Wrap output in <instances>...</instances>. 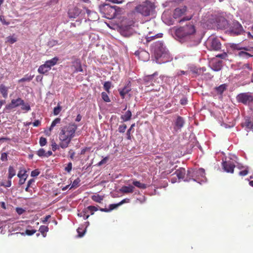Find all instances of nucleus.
Wrapping results in <instances>:
<instances>
[{
    "label": "nucleus",
    "mask_w": 253,
    "mask_h": 253,
    "mask_svg": "<svg viewBox=\"0 0 253 253\" xmlns=\"http://www.w3.org/2000/svg\"><path fill=\"white\" fill-rule=\"evenodd\" d=\"M26 171L25 170H20L17 174V176L18 177H21V176H23V177H25V175H27L26 173Z\"/></svg>",
    "instance_id": "obj_58"
},
{
    "label": "nucleus",
    "mask_w": 253,
    "mask_h": 253,
    "mask_svg": "<svg viewBox=\"0 0 253 253\" xmlns=\"http://www.w3.org/2000/svg\"><path fill=\"white\" fill-rule=\"evenodd\" d=\"M227 56V54L226 53L219 54L216 55V57H219L222 59L225 58Z\"/></svg>",
    "instance_id": "obj_63"
},
{
    "label": "nucleus",
    "mask_w": 253,
    "mask_h": 253,
    "mask_svg": "<svg viewBox=\"0 0 253 253\" xmlns=\"http://www.w3.org/2000/svg\"><path fill=\"white\" fill-rule=\"evenodd\" d=\"M184 121L182 117L178 116L175 122V126L176 129H180L184 126Z\"/></svg>",
    "instance_id": "obj_21"
},
{
    "label": "nucleus",
    "mask_w": 253,
    "mask_h": 253,
    "mask_svg": "<svg viewBox=\"0 0 253 253\" xmlns=\"http://www.w3.org/2000/svg\"><path fill=\"white\" fill-rule=\"evenodd\" d=\"M101 96L102 99L106 102H109L111 101L110 98L109 97L108 94L105 92H102L101 93Z\"/></svg>",
    "instance_id": "obj_40"
},
{
    "label": "nucleus",
    "mask_w": 253,
    "mask_h": 253,
    "mask_svg": "<svg viewBox=\"0 0 253 253\" xmlns=\"http://www.w3.org/2000/svg\"><path fill=\"white\" fill-rule=\"evenodd\" d=\"M91 199L95 202L101 203L104 199V196L98 194L93 195L91 196Z\"/></svg>",
    "instance_id": "obj_26"
},
{
    "label": "nucleus",
    "mask_w": 253,
    "mask_h": 253,
    "mask_svg": "<svg viewBox=\"0 0 253 253\" xmlns=\"http://www.w3.org/2000/svg\"><path fill=\"white\" fill-rule=\"evenodd\" d=\"M248 172H249L248 168H247L245 169L240 171L239 172V174L240 175L243 176H245V175H247Z\"/></svg>",
    "instance_id": "obj_54"
},
{
    "label": "nucleus",
    "mask_w": 253,
    "mask_h": 253,
    "mask_svg": "<svg viewBox=\"0 0 253 253\" xmlns=\"http://www.w3.org/2000/svg\"><path fill=\"white\" fill-rule=\"evenodd\" d=\"M132 114L130 110H127L124 115H122L121 119L124 122H126L130 120Z\"/></svg>",
    "instance_id": "obj_24"
},
{
    "label": "nucleus",
    "mask_w": 253,
    "mask_h": 253,
    "mask_svg": "<svg viewBox=\"0 0 253 253\" xmlns=\"http://www.w3.org/2000/svg\"><path fill=\"white\" fill-rule=\"evenodd\" d=\"M82 10L78 7L75 6L69 9L68 14L69 18H75L81 14Z\"/></svg>",
    "instance_id": "obj_12"
},
{
    "label": "nucleus",
    "mask_w": 253,
    "mask_h": 253,
    "mask_svg": "<svg viewBox=\"0 0 253 253\" xmlns=\"http://www.w3.org/2000/svg\"><path fill=\"white\" fill-rule=\"evenodd\" d=\"M61 119L59 118H57L54 119L51 123V126L49 127V131H50L53 128L57 125L60 123Z\"/></svg>",
    "instance_id": "obj_33"
},
{
    "label": "nucleus",
    "mask_w": 253,
    "mask_h": 253,
    "mask_svg": "<svg viewBox=\"0 0 253 253\" xmlns=\"http://www.w3.org/2000/svg\"><path fill=\"white\" fill-rule=\"evenodd\" d=\"M199 176H201L202 177H205V170L203 169H199L197 170H194L193 169L188 170L184 181H188L191 179H193L194 181H196L197 180L194 178V177Z\"/></svg>",
    "instance_id": "obj_6"
},
{
    "label": "nucleus",
    "mask_w": 253,
    "mask_h": 253,
    "mask_svg": "<svg viewBox=\"0 0 253 253\" xmlns=\"http://www.w3.org/2000/svg\"><path fill=\"white\" fill-rule=\"evenodd\" d=\"M99 10L105 18L109 19L115 18L118 15L120 14L122 11L121 8L116 5L111 6L109 4L100 5Z\"/></svg>",
    "instance_id": "obj_3"
},
{
    "label": "nucleus",
    "mask_w": 253,
    "mask_h": 253,
    "mask_svg": "<svg viewBox=\"0 0 253 253\" xmlns=\"http://www.w3.org/2000/svg\"><path fill=\"white\" fill-rule=\"evenodd\" d=\"M48 71H49V70L46 67L45 64L41 65L38 70V72L42 74H44Z\"/></svg>",
    "instance_id": "obj_28"
},
{
    "label": "nucleus",
    "mask_w": 253,
    "mask_h": 253,
    "mask_svg": "<svg viewBox=\"0 0 253 253\" xmlns=\"http://www.w3.org/2000/svg\"><path fill=\"white\" fill-rule=\"evenodd\" d=\"M17 41L16 38L13 36H9L6 38V42H8L11 44H13Z\"/></svg>",
    "instance_id": "obj_39"
},
{
    "label": "nucleus",
    "mask_w": 253,
    "mask_h": 253,
    "mask_svg": "<svg viewBox=\"0 0 253 253\" xmlns=\"http://www.w3.org/2000/svg\"><path fill=\"white\" fill-rule=\"evenodd\" d=\"M126 127V125L125 124L120 125L118 128V131L121 133H124L125 132Z\"/></svg>",
    "instance_id": "obj_49"
},
{
    "label": "nucleus",
    "mask_w": 253,
    "mask_h": 253,
    "mask_svg": "<svg viewBox=\"0 0 253 253\" xmlns=\"http://www.w3.org/2000/svg\"><path fill=\"white\" fill-rule=\"evenodd\" d=\"M154 3L149 0H146L142 3L135 7L134 12L140 14L143 16H148L155 10Z\"/></svg>",
    "instance_id": "obj_5"
},
{
    "label": "nucleus",
    "mask_w": 253,
    "mask_h": 253,
    "mask_svg": "<svg viewBox=\"0 0 253 253\" xmlns=\"http://www.w3.org/2000/svg\"><path fill=\"white\" fill-rule=\"evenodd\" d=\"M211 49L213 50H219L221 48V43L217 38H213L211 42Z\"/></svg>",
    "instance_id": "obj_14"
},
{
    "label": "nucleus",
    "mask_w": 253,
    "mask_h": 253,
    "mask_svg": "<svg viewBox=\"0 0 253 253\" xmlns=\"http://www.w3.org/2000/svg\"><path fill=\"white\" fill-rule=\"evenodd\" d=\"M174 174H176L178 179H183L185 177L186 170L184 168H180L175 171Z\"/></svg>",
    "instance_id": "obj_19"
},
{
    "label": "nucleus",
    "mask_w": 253,
    "mask_h": 253,
    "mask_svg": "<svg viewBox=\"0 0 253 253\" xmlns=\"http://www.w3.org/2000/svg\"><path fill=\"white\" fill-rule=\"evenodd\" d=\"M162 36H163V34H162V33H159L158 34L155 35L154 36H147L146 37V41L147 42H150L154 39L159 38H162Z\"/></svg>",
    "instance_id": "obj_31"
},
{
    "label": "nucleus",
    "mask_w": 253,
    "mask_h": 253,
    "mask_svg": "<svg viewBox=\"0 0 253 253\" xmlns=\"http://www.w3.org/2000/svg\"><path fill=\"white\" fill-rule=\"evenodd\" d=\"M36 231H37V230H35V229H33V230L26 229L25 231V233H21V234L22 235L26 234L28 236H31L32 235H33L34 234H35L36 232Z\"/></svg>",
    "instance_id": "obj_43"
},
{
    "label": "nucleus",
    "mask_w": 253,
    "mask_h": 253,
    "mask_svg": "<svg viewBox=\"0 0 253 253\" xmlns=\"http://www.w3.org/2000/svg\"><path fill=\"white\" fill-rule=\"evenodd\" d=\"M61 111V107L59 105L54 108L53 110V114L54 115H57L59 114L60 111Z\"/></svg>",
    "instance_id": "obj_45"
},
{
    "label": "nucleus",
    "mask_w": 253,
    "mask_h": 253,
    "mask_svg": "<svg viewBox=\"0 0 253 253\" xmlns=\"http://www.w3.org/2000/svg\"><path fill=\"white\" fill-rule=\"evenodd\" d=\"M187 10L186 6H183L182 8H176L174 9L173 11V17L175 19H177L182 15H183Z\"/></svg>",
    "instance_id": "obj_13"
},
{
    "label": "nucleus",
    "mask_w": 253,
    "mask_h": 253,
    "mask_svg": "<svg viewBox=\"0 0 253 253\" xmlns=\"http://www.w3.org/2000/svg\"><path fill=\"white\" fill-rule=\"evenodd\" d=\"M132 184L133 185V186H134L138 188L142 189H145L147 187L146 184L142 183L140 181L136 180H133Z\"/></svg>",
    "instance_id": "obj_23"
},
{
    "label": "nucleus",
    "mask_w": 253,
    "mask_h": 253,
    "mask_svg": "<svg viewBox=\"0 0 253 253\" xmlns=\"http://www.w3.org/2000/svg\"><path fill=\"white\" fill-rule=\"evenodd\" d=\"M111 82H106L104 83L103 85L104 89L108 92L110 93V89L111 87Z\"/></svg>",
    "instance_id": "obj_34"
},
{
    "label": "nucleus",
    "mask_w": 253,
    "mask_h": 253,
    "mask_svg": "<svg viewBox=\"0 0 253 253\" xmlns=\"http://www.w3.org/2000/svg\"><path fill=\"white\" fill-rule=\"evenodd\" d=\"M40 173V172L38 169H35V170L32 171L31 175L32 177H36V176L39 175Z\"/></svg>",
    "instance_id": "obj_56"
},
{
    "label": "nucleus",
    "mask_w": 253,
    "mask_h": 253,
    "mask_svg": "<svg viewBox=\"0 0 253 253\" xmlns=\"http://www.w3.org/2000/svg\"><path fill=\"white\" fill-rule=\"evenodd\" d=\"M39 231L41 233L43 237L46 236V232L48 231V227L47 226L42 225L40 227Z\"/></svg>",
    "instance_id": "obj_27"
},
{
    "label": "nucleus",
    "mask_w": 253,
    "mask_h": 253,
    "mask_svg": "<svg viewBox=\"0 0 253 253\" xmlns=\"http://www.w3.org/2000/svg\"><path fill=\"white\" fill-rule=\"evenodd\" d=\"M16 174V171L12 166H9L8 168V178L11 179Z\"/></svg>",
    "instance_id": "obj_29"
},
{
    "label": "nucleus",
    "mask_w": 253,
    "mask_h": 253,
    "mask_svg": "<svg viewBox=\"0 0 253 253\" xmlns=\"http://www.w3.org/2000/svg\"><path fill=\"white\" fill-rule=\"evenodd\" d=\"M134 186L131 185L128 186H123L120 189L121 192L124 194L132 193L133 192Z\"/></svg>",
    "instance_id": "obj_16"
},
{
    "label": "nucleus",
    "mask_w": 253,
    "mask_h": 253,
    "mask_svg": "<svg viewBox=\"0 0 253 253\" xmlns=\"http://www.w3.org/2000/svg\"><path fill=\"white\" fill-rule=\"evenodd\" d=\"M206 71V68L203 67L202 68L197 69L194 71V73H196L198 75H203L204 72Z\"/></svg>",
    "instance_id": "obj_42"
},
{
    "label": "nucleus",
    "mask_w": 253,
    "mask_h": 253,
    "mask_svg": "<svg viewBox=\"0 0 253 253\" xmlns=\"http://www.w3.org/2000/svg\"><path fill=\"white\" fill-rule=\"evenodd\" d=\"M135 126V123L132 124L129 127V128L127 130L126 132V136L127 139L128 140H131V130L133 129V128Z\"/></svg>",
    "instance_id": "obj_36"
},
{
    "label": "nucleus",
    "mask_w": 253,
    "mask_h": 253,
    "mask_svg": "<svg viewBox=\"0 0 253 253\" xmlns=\"http://www.w3.org/2000/svg\"><path fill=\"white\" fill-rule=\"evenodd\" d=\"M226 86L227 85L225 84H222L216 87L215 90L218 93L222 94L226 90Z\"/></svg>",
    "instance_id": "obj_30"
},
{
    "label": "nucleus",
    "mask_w": 253,
    "mask_h": 253,
    "mask_svg": "<svg viewBox=\"0 0 253 253\" xmlns=\"http://www.w3.org/2000/svg\"><path fill=\"white\" fill-rule=\"evenodd\" d=\"M21 105L22 106L21 109L23 110H26L27 111H28L31 109L30 105L28 104H25V103H24V105Z\"/></svg>",
    "instance_id": "obj_55"
},
{
    "label": "nucleus",
    "mask_w": 253,
    "mask_h": 253,
    "mask_svg": "<svg viewBox=\"0 0 253 253\" xmlns=\"http://www.w3.org/2000/svg\"><path fill=\"white\" fill-rule=\"evenodd\" d=\"M86 210L88 211H90L91 215H93L94 214V211H96L98 210L97 207L93 206H89L87 207Z\"/></svg>",
    "instance_id": "obj_38"
},
{
    "label": "nucleus",
    "mask_w": 253,
    "mask_h": 253,
    "mask_svg": "<svg viewBox=\"0 0 253 253\" xmlns=\"http://www.w3.org/2000/svg\"><path fill=\"white\" fill-rule=\"evenodd\" d=\"M222 68V64L221 62H218L213 65L212 66V69L214 71H218L220 70Z\"/></svg>",
    "instance_id": "obj_35"
},
{
    "label": "nucleus",
    "mask_w": 253,
    "mask_h": 253,
    "mask_svg": "<svg viewBox=\"0 0 253 253\" xmlns=\"http://www.w3.org/2000/svg\"><path fill=\"white\" fill-rule=\"evenodd\" d=\"M50 217V215H48L44 217L42 220V222L43 223H45L47 221V220L49 219V218Z\"/></svg>",
    "instance_id": "obj_64"
},
{
    "label": "nucleus",
    "mask_w": 253,
    "mask_h": 253,
    "mask_svg": "<svg viewBox=\"0 0 253 253\" xmlns=\"http://www.w3.org/2000/svg\"><path fill=\"white\" fill-rule=\"evenodd\" d=\"M16 211L19 215H21L24 213L25 210L21 208H16Z\"/></svg>",
    "instance_id": "obj_60"
},
{
    "label": "nucleus",
    "mask_w": 253,
    "mask_h": 253,
    "mask_svg": "<svg viewBox=\"0 0 253 253\" xmlns=\"http://www.w3.org/2000/svg\"><path fill=\"white\" fill-rule=\"evenodd\" d=\"M230 32L233 35H239L242 34L244 32V29L241 24L239 22L236 21L234 22L232 24Z\"/></svg>",
    "instance_id": "obj_8"
},
{
    "label": "nucleus",
    "mask_w": 253,
    "mask_h": 253,
    "mask_svg": "<svg viewBox=\"0 0 253 253\" xmlns=\"http://www.w3.org/2000/svg\"><path fill=\"white\" fill-rule=\"evenodd\" d=\"M59 147H60L59 145H58L54 141L52 142L51 147L53 151H55L57 149H58Z\"/></svg>",
    "instance_id": "obj_53"
},
{
    "label": "nucleus",
    "mask_w": 253,
    "mask_h": 253,
    "mask_svg": "<svg viewBox=\"0 0 253 253\" xmlns=\"http://www.w3.org/2000/svg\"><path fill=\"white\" fill-rule=\"evenodd\" d=\"M69 154L70 155V159L73 160L75 157V153L72 149H70L69 151Z\"/></svg>",
    "instance_id": "obj_62"
},
{
    "label": "nucleus",
    "mask_w": 253,
    "mask_h": 253,
    "mask_svg": "<svg viewBox=\"0 0 253 253\" xmlns=\"http://www.w3.org/2000/svg\"><path fill=\"white\" fill-rule=\"evenodd\" d=\"M78 126L75 123H70L61 127L59 133V146L62 149L69 146L73 138L76 134Z\"/></svg>",
    "instance_id": "obj_2"
},
{
    "label": "nucleus",
    "mask_w": 253,
    "mask_h": 253,
    "mask_svg": "<svg viewBox=\"0 0 253 253\" xmlns=\"http://www.w3.org/2000/svg\"><path fill=\"white\" fill-rule=\"evenodd\" d=\"M77 232L78 233V236L79 237H82L84 236V235L85 232V230L83 229L82 228L79 227L77 229Z\"/></svg>",
    "instance_id": "obj_46"
},
{
    "label": "nucleus",
    "mask_w": 253,
    "mask_h": 253,
    "mask_svg": "<svg viewBox=\"0 0 253 253\" xmlns=\"http://www.w3.org/2000/svg\"><path fill=\"white\" fill-rule=\"evenodd\" d=\"M239 55L240 56L244 57H246V58H249V57H252L253 56L251 54H250L249 53L245 52V51H240L239 53Z\"/></svg>",
    "instance_id": "obj_47"
},
{
    "label": "nucleus",
    "mask_w": 253,
    "mask_h": 253,
    "mask_svg": "<svg viewBox=\"0 0 253 253\" xmlns=\"http://www.w3.org/2000/svg\"><path fill=\"white\" fill-rule=\"evenodd\" d=\"M59 59L57 57H55L52 59L47 60L45 62V65L46 67L50 70L51 67L56 65Z\"/></svg>",
    "instance_id": "obj_20"
},
{
    "label": "nucleus",
    "mask_w": 253,
    "mask_h": 253,
    "mask_svg": "<svg viewBox=\"0 0 253 253\" xmlns=\"http://www.w3.org/2000/svg\"><path fill=\"white\" fill-rule=\"evenodd\" d=\"M72 169V163L71 162H69L67 166L65 167V170L68 172H70Z\"/></svg>",
    "instance_id": "obj_52"
},
{
    "label": "nucleus",
    "mask_w": 253,
    "mask_h": 253,
    "mask_svg": "<svg viewBox=\"0 0 253 253\" xmlns=\"http://www.w3.org/2000/svg\"><path fill=\"white\" fill-rule=\"evenodd\" d=\"M88 211L86 209H84L80 213H78V215L80 217H82L84 219H87L89 215L87 214Z\"/></svg>",
    "instance_id": "obj_32"
},
{
    "label": "nucleus",
    "mask_w": 253,
    "mask_h": 253,
    "mask_svg": "<svg viewBox=\"0 0 253 253\" xmlns=\"http://www.w3.org/2000/svg\"><path fill=\"white\" fill-rule=\"evenodd\" d=\"M236 99L238 102L247 105L253 102V95L251 92L241 93L237 96Z\"/></svg>",
    "instance_id": "obj_7"
},
{
    "label": "nucleus",
    "mask_w": 253,
    "mask_h": 253,
    "mask_svg": "<svg viewBox=\"0 0 253 253\" xmlns=\"http://www.w3.org/2000/svg\"><path fill=\"white\" fill-rule=\"evenodd\" d=\"M204 78L206 80H210L213 78V76L211 75L210 73H205L203 74Z\"/></svg>",
    "instance_id": "obj_59"
},
{
    "label": "nucleus",
    "mask_w": 253,
    "mask_h": 253,
    "mask_svg": "<svg viewBox=\"0 0 253 253\" xmlns=\"http://www.w3.org/2000/svg\"><path fill=\"white\" fill-rule=\"evenodd\" d=\"M33 78V76L26 75L24 77L20 79L18 81V82L20 83V82H29L32 80Z\"/></svg>",
    "instance_id": "obj_37"
},
{
    "label": "nucleus",
    "mask_w": 253,
    "mask_h": 253,
    "mask_svg": "<svg viewBox=\"0 0 253 253\" xmlns=\"http://www.w3.org/2000/svg\"><path fill=\"white\" fill-rule=\"evenodd\" d=\"M0 92L4 98H6L8 95V88L3 84L0 85Z\"/></svg>",
    "instance_id": "obj_25"
},
{
    "label": "nucleus",
    "mask_w": 253,
    "mask_h": 253,
    "mask_svg": "<svg viewBox=\"0 0 253 253\" xmlns=\"http://www.w3.org/2000/svg\"><path fill=\"white\" fill-rule=\"evenodd\" d=\"M11 185V179H9L5 183L1 182L0 184V186H3L5 187H10Z\"/></svg>",
    "instance_id": "obj_50"
},
{
    "label": "nucleus",
    "mask_w": 253,
    "mask_h": 253,
    "mask_svg": "<svg viewBox=\"0 0 253 253\" xmlns=\"http://www.w3.org/2000/svg\"><path fill=\"white\" fill-rule=\"evenodd\" d=\"M36 154L40 157L48 158L52 155V152L51 151H48L47 152H45L43 148H41L37 151Z\"/></svg>",
    "instance_id": "obj_17"
},
{
    "label": "nucleus",
    "mask_w": 253,
    "mask_h": 253,
    "mask_svg": "<svg viewBox=\"0 0 253 253\" xmlns=\"http://www.w3.org/2000/svg\"><path fill=\"white\" fill-rule=\"evenodd\" d=\"M0 21L2 24L4 25H8L10 24V22L7 21L5 20V17L2 15H0Z\"/></svg>",
    "instance_id": "obj_44"
},
{
    "label": "nucleus",
    "mask_w": 253,
    "mask_h": 253,
    "mask_svg": "<svg viewBox=\"0 0 253 253\" xmlns=\"http://www.w3.org/2000/svg\"><path fill=\"white\" fill-rule=\"evenodd\" d=\"M175 35L181 42H187L190 46L198 45L200 42L198 36H196L195 26L190 23L180 27L175 30Z\"/></svg>",
    "instance_id": "obj_1"
},
{
    "label": "nucleus",
    "mask_w": 253,
    "mask_h": 253,
    "mask_svg": "<svg viewBox=\"0 0 253 253\" xmlns=\"http://www.w3.org/2000/svg\"><path fill=\"white\" fill-rule=\"evenodd\" d=\"M153 47L157 60L163 58L165 59L162 61L163 62H166L170 60L169 53L164 46V44L162 41H158L155 42Z\"/></svg>",
    "instance_id": "obj_4"
},
{
    "label": "nucleus",
    "mask_w": 253,
    "mask_h": 253,
    "mask_svg": "<svg viewBox=\"0 0 253 253\" xmlns=\"http://www.w3.org/2000/svg\"><path fill=\"white\" fill-rule=\"evenodd\" d=\"M118 207H119V205L118 204H110L109 205V209H107V208H100L99 209V210L101 211H103V212H110L111 211L115 209H117Z\"/></svg>",
    "instance_id": "obj_22"
},
{
    "label": "nucleus",
    "mask_w": 253,
    "mask_h": 253,
    "mask_svg": "<svg viewBox=\"0 0 253 253\" xmlns=\"http://www.w3.org/2000/svg\"><path fill=\"white\" fill-rule=\"evenodd\" d=\"M0 160L2 161H6L7 160V154L6 153H2L1 154Z\"/></svg>",
    "instance_id": "obj_57"
},
{
    "label": "nucleus",
    "mask_w": 253,
    "mask_h": 253,
    "mask_svg": "<svg viewBox=\"0 0 253 253\" xmlns=\"http://www.w3.org/2000/svg\"><path fill=\"white\" fill-rule=\"evenodd\" d=\"M27 176H28V175H26L25 177L21 176V177H19V184L20 185H22V184H23L25 183V182L27 178Z\"/></svg>",
    "instance_id": "obj_51"
},
{
    "label": "nucleus",
    "mask_w": 253,
    "mask_h": 253,
    "mask_svg": "<svg viewBox=\"0 0 253 253\" xmlns=\"http://www.w3.org/2000/svg\"><path fill=\"white\" fill-rule=\"evenodd\" d=\"M39 143L41 146H43L45 145L47 143L46 139L44 137H41L40 138Z\"/></svg>",
    "instance_id": "obj_48"
},
{
    "label": "nucleus",
    "mask_w": 253,
    "mask_h": 253,
    "mask_svg": "<svg viewBox=\"0 0 253 253\" xmlns=\"http://www.w3.org/2000/svg\"><path fill=\"white\" fill-rule=\"evenodd\" d=\"M73 60L71 67L74 69V73L83 72V69L82 66L81 60L75 56L72 57Z\"/></svg>",
    "instance_id": "obj_9"
},
{
    "label": "nucleus",
    "mask_w": 253,
    "mask_h": 253,
    "mask_svg": "<svg viewBox=\"0 0 253 253\" xmlns=\"http://www.w3.org/2000/svg\"><path fill=\"white\" fill-rule=\"evenodd\" d=\"M21 105H24V100L21 98H18L16 99H12L11 100L10 103L6 105L5 109L7 110H10L13 108L19 107Z\"/></svg>",
    "instance_id": "obj_10"
},
{
    "label": "nucleus",
    "mask_w": 253,
    "mask_h": 253,
    "mask_svg": "<svg viewBox=\"0 0 253 253\" xmlns=\"http://www.w3.org/2000/svg\"><path fill=\"white\" fill-rule=\"evenodd\" d=\"M191 18H192V16L184 17L183 18H182L179 21V22L181 23V22L185 21H188V20H190Z\"/></svg>",
    "instance_id": "obj_61"
},
{
    "label": "nucleus",
    "mask_w": 253,
    "mask_h": 253,
    "mask_svg": "<svg viewBox=\"0 0 253 253\" xmlns=\"http://www.w3.org/2000/svg\"><path fill=\"white\" fill-rule=\"evenodd\" d=\"M86 11L88 15V19L90 21H96L98 19L97 13L94 11H92L85 7H83Z\"/></svg>",
    "instance_id": "obj_15"
},
{
    "label": "nucleus",
    "mask_w": 253,
    "mask_h": 253,
    "mask_svg": "<svg viewBox=\"0 0 253 253\" xmlns=\"http://www.w3.org/2000/svg\"><path fill=\"white\" fill-rule=\"evenodd\" d=\"M222 167L225 171L232 173L234 172L235 166L231 161H225L222 163Z\"/></svg>",
    "instance_id": "obj_11"
},
{
    "label": "nucleus",
    "mask_w": 253,
    "mask_h": 253,
    "mask_svg": "<svg viewBox=\"0 0 253 253\" xmlns=\"http://www.w3.org/2000/svg\"><path fill=\"white\" fill-rule=\"evenodd\" d=\"M131 90V88L130 87V85H129V84H127L123 89H119V91L121 97L124 99L125 98L126 95Z\"/></svg>",
    "instance_id": "obj_18"
},
{
    "label": "nucleus",
    "mask_w": 253,
    "mask_h": 253,
    "mask_svg": "<svg viewBox=\"0 0 253 253\" xmlns=\"http://www.w3.org/2000/svg\"><path fill=\"white\" fill-rule=\"evenodd\" d=\"M81 182V179L80 178H77L76 179H75L72 183V186L71 188H77L79 186V183Z\"/></svg>",
    "instance_id": "obj_41"
}]
</instances>
